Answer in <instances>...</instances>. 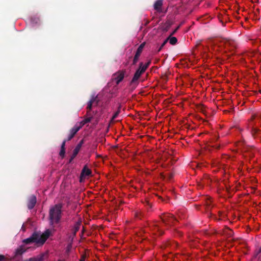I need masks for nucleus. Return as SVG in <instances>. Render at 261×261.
<instances>
[{
	"label": "nucleus",
	"instance_id": "1",
	"mask_svg": "<svg viewBox=\"0 0 261 261\" xmlns=\"http://www.w3.org/2000/svg\"><path fill=\"white\" fill-rule=\"evenodd\" d=\"M51 233L49 229L46 230L43 233L40 232H34L32 236L23 240V242L26 244L30 243H35L37 244L42 245L49 237Z\"/></svg>",
	"mask_w": 261,
	"mask_h": 261
},
{
	"label": "nucleus",
	"instance_id": "2",
	"mask_svg": "<svg viewBox=\"0 0 261 261\" xmlns=\"http://www.w3.org/2000/svg\"><path fill=\"white\" fill-rule=\"evenodd\" d=\"M62 207L61 204H57L50 207L49 219L51 225L60 222L62 216Z\"/></svg>",
	"mask_w": 261,
	"mask_h": 261
},
{
	"label": "nucleus",
	"instance_id": "3",
	"mask_svg": "<svg viewBox=\"0 0 261 261\" xmlns=\"http://www.w3.org/2000/svg\"><path fill=\"white\" fill-rule=\"evenodd\" d=\"M150 63V61H148L145 64L143 63H140L139 64V67L136 71L131 82L132 83H135L140 78L141 75L145 71Z\"/></svg>",
	"mask_w": 261,
	"mask_h": 261
},
{
	"label": "nucleus",
	"instance_id": "4",
	"mask_svg": "<svg viewBox=\"0 0 261 261\" xmlns=\"http://www.w3.org/2000/svg\"><path fill=\"white\" fill-rule=\"evenodd\" d=\"M124 77V71H120L116 73L114 76V80L117 84H118L120 82L122 81Z\"/></svg>",
	"mask_w": 261,
	"mask_h": 261
},
{
	"label": "nucleus",
	"instance_id": "5",
	"mask_svg": "<svg viewBox=\"0 0 261 261\" xmlns=\"http://www.w3.org/2000/svg\"><path fill=\"white\" fill-rule=\"evenodd\" d=\"M91 174V170L86 166L84 167L81 172L80 181H82L83 178H85L86 177L90 175Z\"/></svg>",
	"mask_w": 261,
	"mask_h": 261
},
{
	"label": "nucleus",
	"instance_id": "6",
	"mask_svg": "<svg viewBox=\"0 0 261 261\" xmlns=\"http://www.w3.org/2000/svg\"><path fill=\"white\" fill-rule=\"evenodd\" d=\"M36 203V197L34 195H32L29 200L28 204V208L30 210L32 209Z\"/></svg>",
	"mask_w": 261,
	"mask_h": 261
},
{
	"label": "nucleus",
	"instance_id": "7",
	"mask_svg": "<svg viewBox=\"0 0 261 261\" xmlns=\"http://www.w3.org/2000/svg\"><path fill=\"white\" fill-rule=\"evenodd\" d=\"M47 253H42L37 256L30 258L28 261H43Z\"/></svg>",
	"mask_w": 261,
	"mask_h": 261
},
{
	"label": "nucleus",
	"instance_id": "8",
	"mask_svg": "<svg viewBox=\"0 0 261 261\" xmlns=\"http://www.w3.org/2000/svg\"><path fill=\"white\" fill-rule=\"evenodd\" d=\"M178 28V27L167 38L168 42H169L171 45H175L177 43V40L176 38L175 37H172L171 36L175 33Z\"/></svg>",
	"mask_w": 261,
	"mask_h": 261
},
{
	"label": "nucleus",
	"instance_id": "9",
	"mask_svg": "<svg viewBox=\"0 0 261 261\" xmlns=\"http://www.w3.org/2000/svg\"><path fill=\"white\" fill-rule=\"evenodd\" d=\"M144 45H145L144 43H143L138 48L137 53H136V54L135 55V56L134 59V63H135L137 61L138 58L140 56V54L142 51V49H143V47L144 46Z\"/></svg>",
	"mask_w": 261,
	"mask_h": 261
},
{
	"label": "nucleus",
	"instance_id": "10",
	"mask_svg": "<svg viewBox=\"0 0 261 261\" xmlns=\"http://www.w3.org/2000/svg\"><path fill=\"white\" fill-rule=\"evenodd\" d=\"M82 127L81 124L79 122H77L73 128L71 129L70 132L71 134L75 135Z\"/></svg>",
	"mask_w": 261,
	"mask_h": 261
},
{
	"label": "nucleus",
	"instance_id": "11",
	"mask_svg": "<svg viewBox=\"0 0 261 261\" xmlns=\"http://www.w3.org/2000/svg\"><path fill=\"white\" fill-rule=\"evenodd\" d=\"M163 5V2L162 0H158L154 4L153 7L154 9L158 11H160L161 10V8Z\"/></svg>",
	"mask_w": 261,
	"mask_h": 261
},
{
	"label": "nucleus",
	"instance_id": "12",
	"mask_svg": "<svg viewBox=\"0 0 261 261\" xmlns=\"http://www.w3.org/2000/svg\"><path fill=\"white\" fill-rule=\"evenodd\" d=\"M82 143H83V141H81L79 144H77V145L74 148V149L73 150V158L75 157L77 155L78 152H79V151L81 148Z\"/></svg>",
	"mask_w": 261,
	"mask_h": 261
},
{
	"label": "nucleus",
	"instance_id": "13",
	"mask_svg": "<svg viewBox=\"0 0 261 261\" xmlns=\"http://www.w3.org/2000/svg\"><path fill=\"white\" fill-rule=\"evenodd\" d=\"M96 97V96L93 95L92 97V98H91V99L89 100V101L88 102V106H87V108L88 109H89V110L91 109L92 103L95 100Z\"/></svg>",
	"mask_w": 261,
	"mask_h": 261
},
{
	"label": "nucleus",
	"instance_id": "14",
	"mask_svg": "<svg viewBox=\"0 0 261 261\" xmlns=\"http://www.w3.org/2000/svg\"><path fill=\"white\" fill-rule=\"evenodd\" d=\"M91 119H92V117H89L88 118H87L84 119L83 121H82L81 122H79V123L81 124L82 127H83V126L85 124L90 122Z\"/></svg>",
	"mask_w": 261,
	"mask_h": 261
},
{
	"label": "nucleus",
	"instance_id": "15",
	"mask_svg": "<svg viewBox=\"0 0 261 261\" xmlns=\"http://www.w3.org/2000/svg\"><path fill=\"white\" fill-rule=\"evenodd\" d=\"M25 250L22 247H20L18 248L15 251V255H18L22 254L23 252H25Z\"/></svg>",
	"mask_w": 261,
	"mask_h": 261
},
{
	"label": "nucleus",
	"instance_id": "16",
	"mask_svg": "<svg viewBox=\"0 0 261 261\" xmlns=\"http://www.w3.org/2000/svg\"><path fill=\"white\" fill-rule=\"evenodd\" d=\"M162 219L164 222H166L168 221V219L169 221H170L171 220H174L175 218L173 216L168 215L164 216Z\"/></svg>",
	"mask_w": 261,
	"mask_h": 261
},
{
	"label": "nucleus",
	"instance_id": "17",
	"mask_svg": "<svg viewBox=\"0 0 261 261\" xmlns=\"http://www.w3.org/2000/svg\"><path fill=\"white\" fill-rule=\"evenodd\" d=\"M65 148H61V150L60 151V155L63 157L65 154Z\"/></svg>",
	"mask_w": 261,
	"mask_h": 261
},
{
	"label": "nucleus",
	"instance_id": "18",
	"mask_svg": "<svg viewBox=\"0 0 261 261\" xmlns=\"http://www.w3.org/2000/svg\"><path fill=\"white\" fill-rule=\"evenodd\" d=\"M38 20H39L38 18L32 19L31 23H32V24H34L35 23H37Z\"/></svg>",
	"mask_w": 261,
	"mask_h": 261
},
{
	"label": "nucleus",
	"instance_id": "19",
	"mask_svg": "<svg viewBox=\"0 0 261 261\" xmlns=\"http://www.w3.org/2000/svg\"><path fill=\"white\" fill-rule=\"evenodd\" d=\"M118 114H119V112H118H118H116V113L114 114V115L113 116L112 118V120H115V119L116 118V117H117V116H118Z\"/></svg>",
	"mask_w": 261,
	"mask_h": 261
},
{
	"label": "nucleus",
	"instance_id": "20",
	"mask_svg": "<svg viewBox=\"0 0 261 261\" xmlns=\"http://www.w3.org/2000/svg\"><path fill=\"white\" fill-rule=\"evenodd\" d=\"M74 135H73V134H71V133L70 132V134H69V135L68 136V140H69L71 139L73 137V136Z\"/></svg>",
	"mask_w": 261,
	"mask_h": 261
},
{
	"label": "nucleus",
	"instance_id": "21",
	"mask_svg": "<svg viewBox=\"0 0 261 261\" xmlns=\"http://www.w3.org/2000/svg\"><path fill=\"white\" fill-rule=\"evenodd\" d=\"M74 135H73V134H71V133L70 132V134H69V135L68 136V140H69L71 139L73 137V136Z\"/></svg>",
	"mask_w": 261,
	"mask_h": 261
},
{
	"label": "nucleus",
	"instance_id": "22",
	"mask_svg": "<svg viewBox=\"0 0 261 261\" xmlns=\"http://www.w3.org/2000/svg\"><path fill=\"white\" fill-rule=\"evenodd\" d=\"M167 42H168L167 39H165L164 40V41L163 42V43L162 44V45H161V47H163L165 46V45L167 43Z\"/></svg>",
	"mask_w": 261,
	"mask_h": 261
},
{
	"label": "nucleus",
	"instance_id": "23",
	"mask_svg": "<svg viewBox=\"0 0 261 261\" xmlns=\"http://www.w3.org/2000/svg\"><path fill=\"white\" fill-rule=\"evenodd\" d=\"M65 145V141H64L62 144L61 148H64Z\"/></svg>",
	"mask_w": 261,
	"mask_h": 261
},
{
	"label": "nucleus",
	"instance_id": "24",
	"mask_svg": "<svg viewBox=\"0 0 261 261\" xmlns=\"http://www.w3.org/2000/svg\"><path fill=\"white\" fill-rule=\"evenodd\" d=\"M4 258V256L3 255H0V261L3 260Z\"/></svg>",
	"mask_w": 261,
	"mask_h": 261
},
{
	"label": "nucleus",
	"instance_id": "25",
	"mask_svg": "<svg viewBox=\"0 0 261 261\" xmlns=\"http://www.w3.org/2000/svg\"><path fill=\"white\" fill-rule=\"evenodd\" d=\"M162 48H163V47H161V46L159 47V49H158V52H159V51L162 49Z\"/></svg>",
	"mask_w": 261,
	"mask_h": 261
},
{
	"label": "nucleus",
	"instance_id": "26",
	"mask_svg": "<svg viewBox=\"0 0 261 261\" xmlns=\"http://www.w3.org/2000/svg\"><path fill=\"white\" fill-rule=\"evenodd\" d=\"M260 252H261V247H260V248L258 250V253H260Z\"/></svg>",
	"mask_w": 261,
	"mask_h": 261
},
{
	"label": "nucleus",
	"instance_id": "27",
	"mask_svg": "<svg viewBox=\"0 0 261 261\" xmlns=\"http://www.w3.org/2000/svg\"><path fill=\"white\" fill-rule=\"evenodd\" d=\"M21 229L23 230V231H24V229L23 228V225H22V227H21Z\"/></svg>",
	"mask_w": 261,
	"mask_h": 261
},
{
	"label": "nucleus",
	"instance_id": "28",
	"mask_svg": "<svg viewBox=\"0 0 261 261\" xmlns=\"http://www.w3.org/2000/svg\"><path fill=\"white\" fill-rule=\"evenodd\" d=\"M80 261H84L83 260H81Z\"/></svg>",
	"mask_w": 261,
	"mask_h": 261
},
{
	"label": "nucleus",
	"instance_id": "29",
	"mask_svg": "<svg viewBox=\"0 0 261 261\" xmlns=\"http://www.w3.org/2000/svg\"><path fill=\"white\" fill-rule=\"evenodd\" d=\"M58 261H62V260H59Z\"/></svg>",
	"mask_w": 261,
	"mask_h": 261
}]
</instances>
